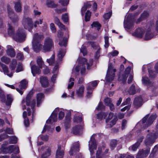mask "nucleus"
<instances>
[{"label": "nucleus", "instance_id": "obj_1", "mask_svg": "<svg viewBox=\"0 0 158 158\" xmlns=\"http://www.w3.org/2000/svg\"><path fill=\"white\" fill-rule=\"evenodd\" d=\"M14 28L9 24L8 32L10 35L12 36L13 39L16 41L20 42H23L25 40L26 34L23 29L19 28L16 34H14Z\"/></svg>", "mask_w": 158, "mask_h": 158}, {"label": "nucleus", "instance_id": "obj_2", "mask_svg": "<svg viewBox=\"0 0 158 158\" xmlns=\"http://www.w3.org/2000/svg\"><path fill=\"white\" fill-rule=\"evenodd\" d=\"M146 137L143 142L144 144L147 148H150L155 142L156 140L158 138V132L151 131L148 130Z\"/></svg>", "mask_w": 158, "mask_h": 158}, {"label": "nucleus", "instance_id": "obj_3", "mask_svg": "<svg viewBox=\"0 0 158 158\" xmlns=\"http://www.w3.org/2000/svg\"><path fill=\"white\" fill-rule=\"evenodd\" d=\"M154 28V22L152 20L148 23L146 26L145 34L144 39L145 40H149L153 38L154 35L152 31Z\"/></svg>", "mask_w": 158, "mask_h": 158}, {"label": "nucleus", "instance_id": "obj_4", "mask_svg": "<svg viewBox=\"0 0 158 158\" xmlns=\"http://www.w3.org/2000/svg\"><path fill=\"white\" fill-rule=\"evenodd\" d=\"M149 114H147L143 117L140 121V123H142L143 127L145 128L150 126L153 122L157 117L156 114H153L149 117Z\"/></svg>", "mask_w": 158, "mask_h": 158}, {"label": "nucleus", "instance_id": "obj_5", "mask_svg": "<svg viewBox=\"0 0 158 158\" xmlns=\"http://www.w3.org/2000/svg\"><path fill=\"white\" fill-rule=\"evenodd\" d=\"M22 23L25 29L28 30L29 31H31L33 28V23L31 18L26 16H23Z\"/></svg>", "mask_w": 158, "mask_h": 158}, {"label": "nucleus", "instance_id": "obj_6", "mask_svg": "<svg viewBox=\"0 0 158 158\" xmlns=\"http://www.w3.org/2000/svg\"><path fill=\"white\" fill-rule=\"evenodd\" d=\"M116 69H114L111 64H109L108 70L106 77V80L107 82H110L114 79L115 76Z\"/></svg>", "mask_w": 158, "mask_h": 158}, {"label": "nucleus", "instance_id": "obj_7", "mask_svg": "<svg viewBox=\"0 0 158 158\" xmlns=\"http://www.w3.org/2000/svg\"><path fill=\"white\" fill-rule=\"evenodd\" d=\"M89 149L91 155H93L94 153V151L97 148V144L95 139V135H93L90 138V140L89 142Z\"/></svg>", "mask_w": 158, "mask_h": 158}, {"label": "nucleus", "instance_id": "obj_8", "mask_svg": "<svg viewBox=\"0 0 158 158\" xmlns=\"http://www.w3.org/2000/svg\"><path fill=\"white\" fill-rule=\"evenodd\" d=\"M117 120V118L114 116L112 113H110L108 116L107 119L106 120L107 127H111L115 125Z\"/></svg>", "mask_w": 158, "mask_h": 158}, {"label": "nucleus", "instance_id": "obj_9", "mask_svg": "<svg viewBox=\"0 0 158 158\" xmlns=\"http://www.w3.org/2000/svg\"><path fill=\"white\" fill-rule=\"evenodd\" d=\"M53 45V42L52 40L48 38L44 40V44L43 47L44 50L45 52L49 51Z\"/></svg>", "mask_w": 158, "mask_h": 158}, {"label": "nucleus", "instance_id": "obj_10", "mask_svg": "<svg viewBox=\"0 0 158 158\" xmlns=\"http://www.w3.org/2000/svg\"><path fill=\"white\" fill-rule=\"evenodd\" d=\"M7 10L8 16L10 19L13 22H17L19 20L18 17L15 14L13 10L9 6H7Z\"/></svg>", "mask_w": 158, "mask_h": 158}, {"label": "nucleus", "instance_id": "obj_11", "mask_svg": "<svg viewBox=\"0 0 158 158\" xmlns=\"http://www.w3.org/2000/svg\"><path fill=\"white\" fill-rule=\"evenodd\" d=\"M150 150V148H147L145 149H142L139 150L136 156V158H143L146 157L149 154Z\"/></svg>", "mask_w": 158, "mask_h": 158}, {"label": "nucleus", "instance_id": "obj_12", "mask_svg": "<svg viewBox=\"0 0 158 158\" xmlns=\"http://www.w3.org/2000/svg\"><path fill=\"white\" fill-rule=\"evenodd\" d=\"M130 15H128L126 19L124 22V27L128 29H130L132 28L133 26V22L130 18Z\"/></svg>", "mask_w": 158, "mask_h": 158}, {"label": "nucleus", "instance_id": "obj_13", "mask_svg": "<svg viewBox=\"0 0 158 158\" xmlns=\"http://www.w3.org/2000/svg\"><path fill=\"white\" fill-rule=\"evenodd\" d=\"M44 38V36L42 34L35 33L33 36L32 43H41Z\"/></svg>", "mask_w": 158, "mask_h": 158}, {"label": "nucleus", "instance_id": "obj_14", "mask_svg": "<svg viewBox=\"0 0 158 158\" xmlns=\"http://www.w3.org/2000/svg\"><path fill=\"white\" fill-rule=\"evenodd\" d=\"M27 81L25 79L22 80L20 82V85H19L20 89L19 88L16 89L17 91L21 95H22L23 93L22 89L27 88Z\"/></svg>", "mask_w": 158, "mask_h": 158}, {"label": "nucleus", "instance_id": "obj_15", "mask_svg": "<svg viewBox=\"0 0 158 158\" xmlns=\"http://www.w3.org/2000/svg\"><path fill=\"white\" fill-rule=\"evenodd\" d=\"M6 48V52L7 55L11 57H14L15 56V52L12 47L10 45H8Z\"/></svg>", "mask_w": 158, "mask_h": 158}, {"label": "nucleus", "instance_id": "obj_16", "mask_svg": "<svg viewBox=\"0 0 158 158\" xmlns=\"http://www.w3.org/2000/svg\"><path fill=\"white\" fill-rule=\"evenodd\" d=\"M79 150V144L78 143H75L71 148L69 153L70 155H73L77 152Z\"/></svg>", "mask_w": 158, "mask_h": 158}, {"label": "nucleus", "instance_id": "obj_17", "mask_svg": "<svg viewBox=\"0 0 158 158\" xmlns=\"http://www.w3.org/2000/svg\"><path fill=\"white\" fill-rule=\"evenodd\" d=\"M144 32V30L142 28H138L132 34V35L139 38H142Z\"/></svg>", "mask_w": 158, "mask_h": 158}, {"label": "nucleus", "instance_id": "obj_18", "mask_svg": "<svg viewBox=\"0 0 158 158\" xmlns=\"http://www.w3.org/2000/svg\"><path fill=\"white\" fill-rule=\"evenodd\" d=\"M25 102L27 106L30 105L32 109H33L34 106L35 104V99H23L22 101V104H23Z\"/></svg>", "mask_w": 158, "mask_h": 158}, {"label": "nucleus", "instance_id": "obj_19", "mask_svg": "<svg viewBox=\"0 0 158 158\" xmlns=\"http://www.w3.org/2000/svg\"><path fill=\"white\" fill-rule=\"evenodd\" d=\"M32 48L34 51L36 52H39L41 49L42 45L40 43H32Z\"/></svg>", "mask_w": 158, "mask_h": 158}, {"label": "nucleus", "instance_id": "obj_20", "mask_svg": "<svg viewBox=\"0 0 158 158\" xmlns=\"http://www.w3.org/2000/svg\"><path fill=\"white\" fill-rule=\"evenodd\" d=\"M71 113L69 111L65 117V121L64 123L65 127L66 129H67L69 127V123L71 121Z\"/></svg>", "mask_w": 158, "mask_h": 158}, {"label": "nucleus", "instance_id": "obj_21", "mask_svg": "<svg viewBox=\"0 0 158 158\" xmlns=\"http://www.w3.org/2000/svg\"><path fill=\"white\" fill-rule=\"evenodd\" d=\"M31 73L34 76H35L36 74H40V73L41 71L40 68L38 67L35 65H32L31 67Z\"/></svg>", "mask_w": 158, "mask_h": 158}, {"label": "nucleus", "instance_id": "obj_22", "mask_svg": "<svg viewBox=\"0 0 158 158\" xmlns=\"http://www.w3.org/2000/svg\"><path fill=\"white\" fill-rule=\"evenodd\" d=\"M57 119V114L52 113L50 117L47 120L46 123L48 124H51L53 122L56 121Z\"/></svg>", "mask_w": 158, "mask_h": 158}, {"label": "nucleus", "instance_id": "obj_23", "mask_svg": "<svg viewBox=\"0 0 158 158\" xmlns=\"http://www.w3.org/2000/svg\"><path fill=\"white\" fill-rule=\"evenodd\" d=\"M87 90L86 97L87 98H91L93 96V89L92 88L90 85H88L86 87Z\"/></svg>", "mask_w": 158, "mask_h": 158}, {"label": "nucleus", "instance_id": "obj_24", "mask_svg": "<svg viewBox=\"0 0 158 158\" xmlns=\"http://www.w3.org/2000/svg\"><path fill=\"white\" fill-rule=\"evenodd\" d=\"M40 81L43 87H46L48 85V80L46 77H40Z\"/></svg>", "mask_w": 158, "mask_h": 158}, {"label": "nucleus", "instance_id": "obj_25", "mask_svg": "<svg viewBox=\"0 0 158 158\" xmlns=\"http://www.w3.org/2000/svg\"><path fill=\"white\" fill-rule=\"evenodd\" d=\"M64 154V151L61 150L60 146H58V148L56 152V158H62Z\"/></svg>", "mask_w": 158, "mask_h": 158}, {"label": "nucleus", "instance_id": "obj_26", "mask_svg": "<svg viewBox=\"0 0 158 158\" xmlns=\"http://www.w3.org/2000/svg\"><path fill=\"white\" fill-rule=\"evenodd\" d=\"M79 60H81L82 62H84V64H85L86 65L87 69H89V67L91 66L93 62V60L92 59H90L89 60V63H87V60L84 58H80Z\"/></svg>", "mask_w": 158, "mask_h": 158}, {"label": "nucleus", "instance_id": "obj_27", "mask_svg": "<svg viewBox=\"0 0 158 158\" xmlns=\"http://www.w3.org/2000/svg\"><path fill=\"white\" fill-rule=\"evenodd\" d=\"M158 151V144L155 146L153 148L151 153L149 156L150 158H154L156 155V153Z\"/></svg>", "mask_w": 158, "mask_h": 158}, {"label": "nucleus", "instance_id": "obj_28", "mask_svg": "<svg viewBox=\"0 0 158 158\" xmlns=\"http://www.w3.org/2000/svg\"><path fill=\"white\" fill-rule=\"evenodd\" d=\"M66 53L65 49L64 48L60 49L59 51L58 54V59L59 60H61L62 58L64 56Z\"/></svg>", "mask_w": 158, "mask_h": 158}, {"label": "nucleus", "instance_id": "obj_29", "mask_svg": "<svg viewBox=\"0 0 158 158\" xmlns=\"http://www.w3.org/2000/svg\"><path fill=\"white\" fill-rule=\"evenodd\" d=\"M127 77L128 76L126 74V73H124L122 75L120 73L119 74L118 80L119 81H122L123 83H125L127 81Z\"/></svg>", "mask_w": 158, "mask_h": 158}, {"label": "nucleus", "instance_id": "obj_30", "mask_svg": "<svg viewBox=\"0 0 158 158\" xmlns=\"http://www.w3.org/2000/svg\"><path fill=\"white\" fill-rule=\"evenodd\" d=\"M142 81L143 84L146 85L148 86H151L153 85V83L151 82L147 77H143Z\"/></svg>", "mask_w": 158, "mask_h": 158}, {"label": "nucleus", "instance_id": "obj_31", "mask_svg": "<svg viewBox=\"0 0 158 158\" xmlns=\"http://www.w3.org/2000/svg\"><path fill=\"white\" fill-rule=\"evenodd\" d=\"M17 60L15 59H13L11 61L10 64V67L11 69V71L12 73L14 72L15 69L16 68V66L17 65Z\"/></svg>", "mask_w": 158, "mask_h": 158}, {"label": "nucleus", "instance_id": "obj_32", "mask_svg": "<svg viewBox=\"0 0 158 158\" xmlns=\"http://www.w3.org/2000/svg\"><path fill=\"white\" fill-rule=\"evenodd\" d=\"M85 87L83 85H81L79 88L76 90V94L78 96H81L84 93Z\"/></svg>", "mask_w": 158, "mask_h": 158}, {"label": "nucleus", "instance_id": "obj_33", "mask_svg": "<svg viewBox=\"0 0 158 158\" xmlns=\"http://www.w3.org/2000/svg\"><path fill=\"white\" fill-rule=\"evenodd\" d=\"M15 4V8L17 12H20L21 10V6L20 1L18 0L16 2H14Z\"/></svg>", "mask_w": 158, "mask_h": 158}, {"label": "nucleus", "instance_id": "obj_34", "mask_svg": "<svg viewBox=\"0 0 158 158\" xmlns=\"http://www.w3.org/2000/svg\"><path fill=\"white\" fill-rule=\"evenodd\" d=\"M36 62L40 69H42L44 65V62L42 58L40 56L37 57Z\"/></svg>", "mask_w": 158, "mask_h": 158}, {"label": "nucleus", "instance_id": "obj_35", "mask_svg": "<svg viewBox=\"0 0 158 158\" xmlns=\"http://www.w3.org/2000/svg\"><path fill=\"white\" fill-rule=\"evenodd\" d=\"M17 149L18 151L16 152V153H18L19 152V147L17 146L10 145L7 148V150L8 152L11 153L14 152V149Z\"/></svg>", "mask_w": 158, "mask_h": 158}, {"label": "nucleus", "instance_id": "obj_36", "mask_svg": "<svg viewBox=\"0 0 158 158\" xmlns=\"http://www.w3.org/2000/svg\"><path fill=\"white\" fill-rule=\"evenodd\" d=\"M149 16V14L147 12H144L141 15L140 18H139L136 22V23H138L144 19L147 18Z\"/></svg>", "mask_w": 158, "mask_h": 158}, {"label": "nucleus", "instance_id": "obj_37", "mask_svg": "<svg viewBox=\"0 0 158 158\" xmlns=\"http://www.w3.org/2000/svg\"><path fill=\"white\" fill-rule=\"evenodd\" d=\"M51 150L49 148L46 149V151L42 154L40 158H46L51 155Z\"/></svg>", "mask_w": 158, "mask_h": 158}, {"label": "nucleus", "instance_id": "obj_38", "mask_svg": "<svg viewBox=\"0 0 158 158\" xmlns=\"http://www.w3.org/2000/svg\"><path fill=\"white\" fill-rule=\"evenodd\" d=\"M82 129V127L80 126H77L73 128L72 131L75 134H78L81 131Z\"/></svg>", "mask_w": 158, "mask_h": 158}, {"label": "nucleus", "instance_id": "obj_39", "mask_svg": "<svg viewBox=\"0 0 158 158\" xmlns=\"http://www.w3.org/2000/svg\"><path fill=\"white\" fill-rule=\"evenodd\" d=\"M104 102L106 105L109 106L111 110H112L114 109V106L111 103L110 99H104Z\"/></svg>", "mask_w": 158, "mask_h": 158}, {"label": "nucleus", "instance_id": "obj_40", "mask_svg": "<svg viewBox=\"0 0 158 158\" xmlns=\"http://www.w3.org/2000/svg\"><path fill=\"white\" fill-rule=\"evenodd\" d=\"M107 114L104 112H101L98 113L97 114V118L102 120L103 118H104L106 116Z\"/></svg>", "mask_w": 158, "mask_h": 158}, {"label": "nucleus", "instance_id": "obj_41", "mask_svg": "<svg viewBox=\"0 0 158 158\" xmlns=\"http://www.w3.org/2000/svg\"><path fill=\"white\" fill-rule=\"evenodd\" d=\"M142 99H134V105L136 107H140L142 105Z\"/></svg>", "mask_w": 158, "mask_h": 158}, {"label": "nucleus", "instance_id": "obj_42", "mask_svg": "<svg viewBox=\"0 0 158 158\" xmlns=\"http://www.w3.org/2000/svg\"><path fill=\"white\" fill-rule=\"evenodd\" d=\"M129 94L131 95H134L135 93V86L134 85H132L130 87L128 91Z\"/></svg>", "mask_w": 158, "mask_h": 158}, {"label": "nucleus", "instance_id": "obj_43", "mask_svg": "<svg viewBox=\"0 0 158 158\" xmlns=\"http://www.w3.org/2000/svg\"><path fill=\"white\" fill-rule=\"evenodd\" d=\"M101 25L98 22H94L91 24V26L92 28L95 27L97 28V30H99L100 29Z\"/></svg>", "mask_w": 158, "mask_h": 158}, {"label": "nucleus", "instance_id": "obj_44", "mask_svg": "<svg viewBox=\"0 0 158 158\" xmlns=\"http://www.w3.org/2000/svg\"><path fill=\"white\" fill-rule=\"evenodd\" d=\"M17 137L15 136H12L10 137L9 142L10 144H15L17 142Z\"/></svg>", "mask_w": 158, "mask_h": 158}, {"label": "nucleus", "instance_id": "obj_45", "mask_svg": "<svg viewBox=\"0 0 158 158\" xmlns=\"http://www.w3.org/2000/svg\"><path fill=\"white\" fill-rule=\"evenodd\" d=\"M101 148H98L96 153V158H103L104 154L101 155Z\"/></svg>", "mask_w": 158, "mask_h": 158}, {"label": "nucleus", "instance_id": "obj_46", "mask_svg": "<svg viewBox=\"0 0 158 158\" xmlns=\"http://www.w3.org/2000/svg\"><path fill=\"white\" fill-rule=\"evenodd\" d=\"M1 102L2 103H5L7 106L10 105L12 102V99H1Z\"/></svg>", "mask_w": 158, "mask_h": 158}, {"label": "nucleus", "instance_id": "obj_47", "mask_svg": "<svg viewBox=\"0 0 158 158\" xmlns=\"http://www.w3.org/2000/svg\"><path fill=\"white\" fill-rule=\"evenodd\" d=\"M74 79L73 78H70L69 81V83L68 86V89H71L74 84Z\"/></svg>", "mask_w": 158, "mask_h": 158}, {"label": "nucleus", "instance_id": "obj_48", "mask_svg": "<svg viewBox=\"0 0 158 158\" xmlns=\"http://www.w3.org/2000/svg\"><path fill=\"white\" fill-rule=\"evenodd\" d=\"M43 21V19H38L35 21L33 23V27L36 28L37 27V25L39 24H41Z\"/></svg>", "mask_w": 158, "mask_h": 158}, {"label": "nucleus", "instance_id": "obj_49", "mask_svg": "<svg viewBox=\"0 0 158 158\" xmlns=\"http://www.w3.org/2000/svg\"><path fill=\"white\" fill-rule=\"evenodd\" d=\"M91 15V12L89 10H87L85 13V20L86 22L88 21L89 20Z\"/></svg>", "mask_w": 158, "mask_h": 158}, {"label": "nucleus", "instance_id": "obj_50", "mask_svg": "<svg viewBox=\"0 0 158 158\" xmlns=\"http://www.w3.org/2000/svg\"><path fill=\"white\" fill-rule=\"evenodd\" d=\"M62 19L64 23L68 22L69 20L68 13H65L64 14H63L62 15Z\"/></svg>", "mask_w": 158, "mask_h": 158}, {"label": "nucleus", "instance_id": "obj_51", "mask_svg": "<svg viewBox=\"0 0 158 158\" xmlns=\"http://www.w3.org/2000/svg\"><path fill=\"white\" fill-rule=\"evenodd\" d=\"M60 42H59V44L60 46H63L65 47L67 45V40L66 39L63 38L62 40H60Z\"/></svg>", "mask_w": 158, "mask_h": 158}, {"label": "nucleus", "instance_id": "obj_52", "mask_svg": "<svg viewBox=\"0 0 158 158\" xmlns=\"http://www.w3.org/2000/svg\"><path fill=\"white\" fill-rule=\"evenodd\" d=\"M1 60L2 61L6 64H8L10 61V59L7 57L3 56L1 58Z\"/></svg>", "mask_w": 158, "mask_h": 158}, {"label": "nucleus", "instance_id": "obj_53", "mask_svg": "<svg viewBox=\"0 0 158 158\" xmlns=\"http://www.w3.org/2000/svg\"><path fill=\"white\" fill-rule=\"evenodd\" d=\"M99 82V81H93L89 83L88 85H90L92 88L93 89V87H96L97 85Z\"/></svg>", "mask_w": 158, "mask_h": 158}, {"label": "nucleus", "instance_id": "obj_54", "mask_svg": "<svg viewBox=\"0 0 158 158\" xmlns=\"http://www.w3.org/2000/svg\"><path fill=\"white\" fill-rule=\"evenodd\" d=\"M55 58V55L53 54L49 59H47V61L49 65L52 64L54 62V58Z\"/></svg>", "mask_w": 158, "mask_h": 158}, {"label": "nucleus", "instance_id": "obj_55", "mask_svg": "<svg viewBox=\"0 0 158 158\" xmlns=\"http://www.w3.org/2000/svg\"><path fill=\"white\" fill-rule=\"evenodd\" d=\"M23 68L22 64L21 63H19L18 64V66L16 70V72L17 73L22 71Z\"/></svg>", "mask_w": 158, "mask_h": 158}, {"label": "nucleus", "instance_id": "obj_56", "mask_svg": "<svg viewBox=\"0 0 158 158\" xmlns=\"http://www.w3.org/2000/svg\"><path fill=\"white\" fill-rule=\"evenodd\" d=\"M118 143V141L116 140H113L110 142V146L112 148H114L116 147Z\"/></svg>", "mask_w": 158, "mask_h": 158}, {"label": "nucleus", "instance_id": "obj_57", "mask_svg": "<svg viewBox=\"0 0 158 158\" xmlns=\"http://www.w3.org/2000/svg\"><path fill=\"white\" fill-rule=\"evenodd\" d=\"M79 61L82 64V68L81 69V74H83L85 72V65H86L85 64L83 63V62H82L81 60H79Z\"/></svg>", "mask_w": 158, "mask_h": 158}, {"label": "nucleus", "instance_id": "obj_58", "mask_svg": "<svg viewBox=\"0 0 158 158\" xmlns=\"http://www.w3.org/2000/svg\"><path fill=\"white\" fill-rule=\"evenodd\" d=\"M69 0H60L59 2L63 6H67L69 3Z\"/></svg>", "mask_w": 158, "mask_h": 158}, {"label": "nucleus", "instance_id": "obj_59", "mask_svg": "<svg viewBox=\"0 0 158 158\" xmlns=\"http://www.w3.org/2000/svg\"><path fill=\"white\" fill-rule=\"evenodd\" d=\"M82 121V118L81 117H75L74 118L73 121L74 122H76L77 123H79Z\"/></svg>", "mask_w": 158, "mask_h": 158}, {"label": "nucleus", "instance_id": "obj_60", "mask_svg": "<svg viewBox=\"0 0 158 158\" xmlns=\"http://www.w3.org/2000/svg\"><path fill=\"white\" fill-rule=\"evenodd\" d=\"M118 54V52L116 50H115L113 52L109 53L108 54V56L109 57H110L111 56H114L117 55Z\"/></svg>", "mask_w": 158, "mask_h": 158}, {"label": "nucleus", "instance_id": "obj_61", "mask_svg": "<svg viewBox=\"0 0 158 158\" xmlns=\"http://www.w3.org/2000/svg\"><path fill=\"white\" fill-rule=\"evenodd\" d=\"M139 146V145L136 143L131 147V149L133 151H135L137 149Z\"/></svg>", "mask_w": 158, "mask_h": 158}, {"label": "nucleus", "instance_id": "obj_62", "mask_svg": "<svg viewBox=\"0 0 158 158\" xmlns=\"http://www.w3.org/2000/svg\"><path fill=\"white\" fill-rule=\"evenodd\" d=\"M144 139V137L143 136H139L137 139L136 143L140 145V143L142 142Z\"/></svg>", "mask_w": 158, "mask_h": 158}, {"label": "nucleus", "instance_id": "obj_63", "mask_svg": "<svg viewBox=\"0 0 158 158\" xmlns=\"http://www.w3.org/2000/svg\"><path fill=\"white\" fill-rule=\"evenodd\" d=\"M104 39L105 43V47L106 48H107L109 46V38L108 36H105L104 37Z\"/></svg>", "mask_w": 158, "mask_h": 158}, {"label": "nucleus", "instance_id": "obj_64", "mask_svg": "<svg viewBox=\"0 0 158 158\" xmlns=\"http://www.w3.org/2000/svg\"><path fill=\"white\" fill-rule=\"evenodd\" d=\"M111 15V12H109L105 14L103 16V18L105 19H109Z\"/></svg>", "mask_w": 158, "mask_h": 158}]
</instances>
